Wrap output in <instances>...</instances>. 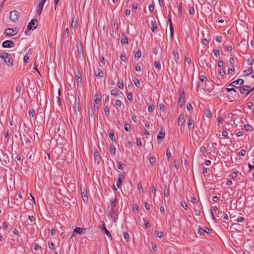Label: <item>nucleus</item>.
I'll use <instances>...</instances> for the list:
<instances>
[{"label": "nucleus", "instance_id": "10", "mask_svg": "<svg viewBox=\"0 0 254 254\" xmlns=\"http://www.w3.org/2000/svg\"><path fill=\"white\" fill-rule=\"evenodd\" d=\"M186 123V120L184 117V114H181L178 119V126L182 127L185 125Z\"/></svg>", "mask_w": 254, "mask_h": 254}, {"label": "nucleus", "instance_id": "14", "mask_svg": "<svg viewBox=\"0 0 254 254\" xmlns=\"http://www.w3.org/2000/svg\"><path fill=\"white\" fill-rule=\"evenodd\" d=\"M85 231V229H84V228L76 227L73 230V233L83 234H84Z\"/></svg>", "mask_w": 254, "mask_h": 254}, {"label": "nucleus", "instance_id": "62", "mask_svg": "<svg viewBox=\"0 0 254 254\" xmlns=\"http://www.w3.org/2000/svg\"><path fill=\"white\" fill-rule=\"evenodd\" d=\"M121 60L124 62H127V58L125 55H121L120 57Z\"/></svg>", "mask_w": 254, "mask_h": 254}, {"label": "nucleus", "instance_id": "9", "mask_svg": "<svg viewBox=\"0 0 254 254\" xmlns=\"http://www.w3.org/2000/svg\"><path fill=\"white\" fill-rule=\"evenodd\" d=\"M14 43L10 40H6L3 42L2 44V47L4 48H10L14 46Z\"/></svg>", "mask_w": 254, "mask_h": 254}, {"label": "nucleus", "instance_id": "2", "mask_svg": "<svg viewBox=\"0 0 254 254\" xmlns=\"http://www.w3.org/2000/svg\"><path fill=\"white\" fill-rule=\"evenodd\" d=\"M0 57L3 59L5 63L8 66H12L13 60L10 55L6 53H1L0 54Z\"/></svg>", "mask_w": 254, "mask_h": 254}, {"label": "nucleus", "instance_id": "33", "mask_svg": "<svg viewBox=\"0 0 254 254\" xmlns=\"http://www.w3.org/2000/svg\"><path fill=\"white\" fill-rule=\"evenodd\" d=\"M185 62L189 64H190L191 63V59L189 57L188 54H187L185 55Z\"/></svg>", "mask_w": 254, "mask_h": 254}, {"label": "nucleus", "instance_id": "12", "mask_svg": "<svg viewBox=\"0 0 254 254\" xmlns=\"http://www.w3.org/2000/svg\"><path fill=\"white\" fill-rule=\"evenodd\" d=\"M187 124L189 129L190 130L194 129V121L191 118H189L188 119Z\"/></svg>", "mask_w": 254, "mask_h": 254}, {"label": "nucleus", "instance_id": "21", "mask_svg": "<svg viewBox=\"0 0 254 254\" xmlns=\"http://www.w3.org/2000/svg\"><path fill=\"white\" fill-rule=\"evenodd\" d=\"M121 42L122 44H128V38L125 34L123 35Z\"/></svg>", "mask_w": 254, "mask_h": 254}, {"label": "nucleus", "instance_id": "3", "mask_svg": "<svg viewBox=\"0 0 254 254\" xmlns=\"http://www.w3.org/2000/svg\"><path fill=\"white\" fill-rule=\"evenodd\" d=\"M178 93L179 96L178 104L180 107H182L186 102L185 94L184 89L183 88L179 89Z\"/></svg>", "mask_w": 254, "mask_h": 254}, {"label": "nucleus", "instance_id": "32", "mask_svg": "<svg viewBox=\"0 0 254 254\" xmlns=\"http://www.w3.org/2000/svg\"><path fill=\"white\" fill-rule=\"evenodd\" d=\"M69 32L68 28H66L65 31L63 34V37L65 39H66L69 36Z\"/></svg>", "mask_w": 254, "mask_h": 254}, {"label": "nucleus", "instance_id": "56", "mask_svg": "<svg viewBox=\"0 0 254 254\" xmlns=\"http://www.w3.org/2000/svg\"><path fill=\"white\" fill-rule=\"evenodd\" d=\"M189 13L190 15H193L195 13L194 8L193 7H191L189 9Z\"/></svg>", "mask_w": 254, "mask_h": 254}, {"label": "nucleus", "instance_id": "37", "mask_svg": "<svg viewBox=\"0 0 254 254\" xmlns=\"http://www.w3.org/2000/svg\"><path fill=\"white\" fill-rule=\"evenodd\" d=\"M124 129L126 131L130 132L131 130L130 125L128 123H126L124 126Z\"/></svg>", "mask_w": 254, "mask_h": 254}, {"label": "nucleus", "instance_id": "19", "mask_svg": "<svg viewBox=\"0 0 254 254\" xmlns=\"http://www.w3.org/2000/svg\"><path fill=\"white\" fill-rule=\"evenodd\" d=\"M94 157L95 161H97L98 163L99 162L100 156L98 151L96 149L94 152Z\"/></svg>", "mask_w": 254, "mask_h": 254}, {"label": "nucleus", "instance_id": "64", "mask_svg": "<svg viewBox=\"0 0 254 254\" xmlns=\"http://www.w3.org/2000/svg\"><path fill=\"white\" fill-rule=\"evenodd\" d=\"M244 72L246 73V74L249 75L252 72V68H249L247 70H245Z\"/></svg>", "mask_w": 254, "mask_h": 254}, {"label": "nucleus", "instance_id": "58", "mask_svg": "<svg viewBox=\"0 0 254 254\" xmlns=\"http://www.w3.org/2000/svg\"><path fill=\"white\" fill-rule=\"evenodd\" d=\"M159 109L160 110H162L163 111H165L166 107H165V106H164V105L163 104H162V103L160 104L159 105Z\"/></svg>", "mask_w": 254, "mask_h": 254}, {"label": "nucleus", "instance_id": "4", "mask_svg": "<svg viewBox=\"0 0 254 254\" xmlns=\"http://www.w3.org/2000/svg\"><path fill=\"white\" fill-rule=\"evenodd\" d=\"M244 83V80L242 79H239L236 80L234 81L232 83L229 84L228 86H231L232 87H234L237 89L240 88V87Z\"/></svg>", "mask_w": 254, "mask_h": 254}, {"label": "nucleus", "instance_id": "43", "mask_svg": "<svg viewBox=\"0 0 254 254\" xmlns=\"http://www.w3.org/2000/svg\"><path fill=\"white\" fill-rule=\"evenodd\" d=\"M141 56V52L140 50L137 51L135 54V59H139Z\"/></svg>", "mask_w": 254, "mask_h": 254}, {"label": "nucleus", "instance_id": "7", "mask_svg": "<svg viewBox=\"0 0 254 254\" xmlns=\"http://www.w3.org/2000/svg\"><path fill=\"white\" fill-rule=\"evenodd\" d=\"M17 33V29L16 28H8L5 29L4 34L6 36H12L14 35Z\"/></svg>", "mask_w": 254, "mask_h": 254}, {"label": "nucleus", "instance_id": "50", "mask_svg": "<svg viewBox=\"0 0 254 254\" xmlns=\"http://www.w3.org/2000/svg\"><path fill=\"white\" fill-rule=\"evenodd\" d=\"M166 157L168 160H169L171 157V154L169 149H167L166 150Z\"/></svg>", "mask_w": 254, "mask_h": 254}, {"label": "nucleus", "instance_id": "30", "mask_svg": "<svg viewBox=\"0 0 254 254\" xmlns=\"http://www.w3.org/2000/svg\"><path fill=\"white\" fill-rule=\"evenodd\" d=\"M165 133L164 132L160 131L157 135V139L158 140L163 139L165 137Z\"/></svg>", "mask_w": 254, "mask_h": 254}, {"label": "nucleus", "instance_id": "11", "mask_svg": "<svg viewBox=\"0 0 254 254\" xmlns=\"http://www.w3.org/2000/svg\"><path fill=\"white\" fill-rule=\"evenodd\" d=\"M250 88L251 87L249 85H244L243 87L240 86L238 89L241 94H246L247 92H249Z\"/></svg>", "mask_w": 254, "mask_h": 254}, {"label": "nucleus", "instance_id": "51", "mask_svg": "<svg viewBox=\"0 0 254 254\" xmlns=\"http://www.w3.org/2000/svg\"><path fill=\"white\" fill-rule=\"evenodd\" d=\"M181 206L185 209V210H187L188 208V205L185 201H183L181 202Z\"/></svg>", "mask_w": 254, "mask_h": 254}, {"label": "nucleus", "instance_id": "20", "mask_svg": "<svg viewBox=\"0 0 254 254\" xmlns=\"http://www.w3.org/2000/svg\"><path fill=\"white\" fill-rule=\"evenodd\" d=\"M117 167L118 169L123 170L125 167V165L123 162L119 161L117 163Z\"/></svg>", "mask_w": 254, "mask_h": 254}, {"label": "nucleus", "instance_id": "23", "mask_svg": "<svg viewBox=\"0 0 254 254\" xmlns=\"http://www.w3.org/2000/svg\"><path fill=\"white\" fill-rule=\"evenodd\" d=\"M151 31L153 32H154L157 29V25L155 23V22L153 21H151Z\"/></svg>", "mask_w": 254, "mask_h": 254}, {"label": "nucleus", "instance_id": "22", "mask_svg": "<svg viewBox=\"0 0 254 254\" xmlns=\"http://www.w3.org/2000/svg\"><path fill=\"white\" fill-rule=\"evenodd\" d=\"M77 25H78L77 21L76 20H74V17H73L72 18V22L71 24V27L73 29H74L75 30L76 29V28L77 27Z\"/></svg>", "mask_w": 254, "mask_h": 254}, {"label": "nucleus", "instance_id": "38", "mask_svg": "<svg viewBox=\"0 0 254 254\" xmlns=\"http://www.w3.org/2000/svg\"><path fill=\"white\" fill-rule=\"evenodd\" d=\"M148 159L150 164L152 165L155 164L156 162V158L153 156H150Z\"/></svg>", "mask_w": 254, "mask_h": 254}, {"label": "nucleus", "instance_id": "61", "mask_svg": "<svg viewBox=\"0 0 254 254\" xmlns=\"http://www.w3.org/2000/svg\"><path fill=\"white\" fill-rule=\"evenodd\" d=\"M150 191L151 192L154 193V195H155L156 190L155 189L154 186L153 185H152L150 189Z\"/></svg>", "mask_w": 254, "mask_h": 254}, {"label": "nucleus", "instance_id": "25", "mask_svg": "<svg viewBox=\"0 0 254 254\" xmlns=\"http://www.w3.org/2000/svg\"><path fill=\"white\" fill-rule=\"evenodd\" d=\"M95 74L97 77L100 78L103 77L104 76V73L100 69H98L97 72H96Z\"/></svg>", "mask_w": 254, "mask_h": 254}, {"label": "nucleus", "instance_id": "46", "mask_svg": "<svg viewBox=\"0 0 254 254\" xmlns=\"http://www.w3.org/2000/svg\"><path fill=\"white\" fill-rule=\"evenodd\" d=\"M127 99L131 102L133 100V96L131 93H128L127 94Z\"/></svg>", "mask_w": 254, "mask_h": 254}, {"label": "nucleus", "instance_id": "55", "mask_svg": "<svg viewBox=\"0 0 254 254\" xmlns=\"http://www.w3.org/2000/svg\"><path fill=\"white\" fill-rule=\"evenodd\" d=\"M253 62H254V59L251 57L250 58H249L248 60H247V64H249V65H251L253 64Z\"/></svg>", "mask_w": 254, "mask_h": 254}, {"label": "nucleus", "instance_id": "63", "mask_svg": "<svg viewBox=\"0 0 254 254\" xmlns=\"http://www.w3.org/2000/svg\"><path fill=\"white\" fill-rule=\"evenodd\" d=\"M246 150L245 149H242L239 152V155L240 156H245V154H246Z\"/></svg>", "mask_w": 254, "mask_h": 254}, {"label": "nucleus", "instance_id": "42", "mask_svg": "<svg viewBox=\"0 0 254 254\" xmlns=\"http://www.w3.org/2000/svg\"><path fill=\"white\" fill-rule=\"evenodd\" d=\"M123 235H124V238H125V239H126L127 242H129L130 241L129 235L127 232H124Z\"/></svg>", "mask_w": 254, "mask_h": 254}, {"label": "nucleus", "instance_id": "6", "mask_svg": "<svg viewBox=\"0 0 254 254\" xmlns=\"http://www.w3.org/2000/svg\"><path fill=\"white\" fill-rule=\"evenodd\" d=\"M38 26V21L36 19H32L27 25L28 30H34Z\"/></svg>", "mask_w": 254, "mask_h": 254}, {"label": "nucleus", "instance_id": "29", "mask_svg": "<svg viewBox=\"0 0 254 254\" xmlns=\"http://www.w3.org/2000/svg\"><path fill=\"white\" fill-rule=\"evenodd\" d=\"M173 56L175 62L177 64V61L179 60V54L177 51L173 50Z\"/></svg>", "mask_w": 254, "mask_h": 254}, {"label": "nucleus", "instance_id": "15", "mask_svg": "<svg viewBox=\"0 0 254 254\" xmlns=\"http://www.w3.org/2000/svg\"><path fill=\"white\" fill-rule=\"evenodd\" d=\"M81 193L84 202L87 201L88 199L87 195V192L85 189H83L82 191L81 190Z\"/></svg>", "mask_w": 254, "mask_h": 254}, {"label": "nucleus", "instance_id": "16", "mask_svg": "<svg viewBox=\"0 0 254 254\" xmlns=\"http://www.w3.org/2000/svg\"><path fill=\"white\" fill-rule=\"evenodd\" d=\"M208 57L206 55H202L200 57V62L202 64H207Z\"/></svg>", "mask_w": 254, "mask_h": 254}, {"label": "nucleus", "instance_id": "60", "mask_svg": "<svg viewBox=\"0 0 254 254\" xmlns=\"http://www.w3.org/2000/svg\"><path fill=\"white\" fill-rule=\"evenodd\" d=\"M174 167L176 169H178L179 168V164L178 161L177 160H174Z\"/></svg>", "mask_w": 254, "mask_h": 254}, {"label": "nucleus", "instance_id": "53", "mask_svg": "<svg viewBox=\"0 0 254 254\" xmlns=\"http://www.w3.org/2000/svg\"><path fill=\"white\" fill-rule=\"evenodd\" d=\"M155 235L157 237L161 238L163 237V234L162 232H156Z\"/></svg>", "mask_w": 254, "mask_h": 254}, {"label": "nucleus", "instance_id": "26", "mask_svg": "<svg viewBox=\"0 0 254 254\" xmlns=\"http://www.w3.org/2000/svg\"><path fill=\"white\" fill-rule=\"evenodd\" d=\"M198 77L202 83L207 81V77L203 74H201L200 73H199Z\"/></svg>", "mask_w": 254, "mask_h": 254}, {"label": "nucleus", "instance_id": "31", "mask_svg": "<svg viewBox=\"0 0 254 254\" xmlns=\"http://www.w3.org/2000/svg\"><path fill=\"white\" fill-rule=\"evenodd\" d=\"M109 137L113 141H116V137L113 130H112L110 133Z\"/></svg>", "mask_w": 254, "mask_h": 254}, {"label": "nucleus", "instance_id": "27", "mask_svg": "<svg viewBox=\"0 0 254 254\" xmlns=\"http://www.w3.org/2000/svg\"><path fill=\"white\" fill-rule=\"evenodd\" d=\"M103 110L106 116H108L110 114V110L108 107L104 105L103 107Z\"/></svg>", "mask_w": 254, "mask_h": 254}, {"label": "nucleus", "instance_id": "8", "mask_svg": "<svg viewBox=\"0 0 254 254\" xmlns=\"http://www.w3.org/2000/svg\"><path fill=\"white\" fill-rule=\"evenodd\" d=\"M213 230L211 229H209L207 227H205L204 229L199 228L197 230V233L200 235H202L203 233H205L208 234L212 233Z\"/></svg>", "mask_w": 254, "mask_h": 254}, {"label": "nucleus", "instance_id": "47", "mask_svg": "<svg viewBox=\"0 0 254 254\" xmlns=\"http://www.w3.org/2000/svg\"><path fill=\"white\" fill-rule=\"evenodd\" d=\"M148 111L150 113H152L154 111V107L153 105H149L148 107Z\"/></svg>", "mask_w": 254, "mask_h": 254}, {"label": "nucleus", "instance_id": "57", "mask_svg": "<svg viewBox=\"0 0 254 254\" xmlns=\"http://www.w3.org/2000/svg\"><path fill=\"white\" fill-rule=\"evenodd\" d=\"M116 105L117 106L121 107L122 105V103L120 100L117 99L116 100Z\"/></svg>", "mask_w": 254, "mask_h": 254}, {"label": "nucleus", "instance_id": "13", "mask_svg": "<svg viewBox=\"0 0 254 254\" xmlns=\"http://www.w3.org/2000/svg\"><path fill=\"white\" fill-rule=\"evenodd\" d=\"M124 178H125V177L123 175H122V174L119 175L118 180L117 181V183H116V185H117L118 188L119 189L120 188V187L121 186L122 183V179H124Z\"/></svg>", "mask_w": 254, "mask_h": 254}, {"label": "nucleus", "instance_id": "18", "mask_svg": "<svg viewBox=\"0 0 254 254\" xmlns=\"http://www.w3.org/2000/svg\"><path fill=\"white\" fill-rule=\"evenodd\" d=\"M44 4H42V3H39L37 6V14L38 15H40L42 11L43 10Z\"/></svg>", "mask_w": 254, "mask_h": 254}, {"label": "nucleus", "instance_id": "24", "mask_svg": "<svg viewBox=\"0 0 254 254\" xmlns=\"http://www.w3.org/2000/svg\"><path fill=\"white\" fill-rule=\"evenodd\" d=\"M154 67L157 71H160L161 69V64L159 61H155L154 62Z\"/></svg>", "mask_w": 254, "mask_h": 254}, {"label": "nucleus", "instance_id": "35", "mask_svg": "<svg viewBox=\"0 0 254 254\" xmlns=\"http://www.w3.org/2000/svg\"><path fill=\"white\" fill-rule=\"evenodd\" d=\"M133 82H134V85L138 88L140 87V84L139 81V80L136 78H134L133 79Z\"/></svg>", "mask_w": 254, "mask_h": 254}, {"label": "nucleus", "instance_id": "34", "mask_svg": "<svg viewBox=\"0 0 254 254\" xmlns=\"http://www.w3.org/2000/svg\"><path fill=\"white\" fill-rule=\"evenodd\" d=\"M244 128L247 131H251L253 130L252 127L249 124H246L244 126Z\"/></svg>", "mask_w": 254, "mask_h": 254}, {"label": "nucleus", "instance_id": "36", "mask_svg": "<svg viewBox=\"0 0 254 254\" xmlns=\"http://www.w3.org/2000/svg\"><path fill=\"white\" fill-rule=\"evenodd\" d=\"M143 221L144 222V226L145 228H148L150 227L149 222L145 218H143Z\"/></svg>", "mask_w": 254, "mask_h": 254}, {"label": "nucleus", "instance_id": "40", "mask_svg": "<svg viewBox=\"0 0 254 254\" xmlns=\"http://www.w3.org/2000/svg\"><path fill=\"white\" fill-rule=\"evenodd\" d=\"M178 12H179V16H181L183 11H182V4L181 3H179L178 6Z\"/></svg>", "mask_w": 254, "mask_h": 254}, {"label": "nucleus", "instance_id": "45", "mask_svg": "<svg viewBox=\"0 0 254 254\" xmlns=\"http://www.w3.org/2000/svg\"><path fill=\"white\" fill-rule=\"evenodd\" d=\"M29 115L32 117H34L35 115V110L33 109H30L28 111Z\"/></svg>", "mask_w": 254, "mask_h": 254}, {"label": "nucleus", "instance_id": "17", "mask_svg": "<svg viewBox=\"0 0 254 254\" xmlns=\"http://www.w3.org/2000/svg\"><path fill=\"white\" fill-rule=\"evenodd\" d=\"M110 152L113 157L116 155V147L114 144H111L110 148Z\"/></svg>", "mask_w": 254, "mask_h": 254}, {"label": "nucleus", "instance_id": "54", "mask_svg": "<svg viewBox=\"0 0 254 254\" xmlns=\"http://www.w3.org/2000/svg\"><path fill=\"white\" fill-rule=\"evenodd\" d=\"M236 221L238 222H242L245 221V218L243 217H239L237 218V219L235 220Z\"/></svg>", "mask_w": 254, "mask_h": 254}, {"label": "nucleus", "instance_id": "5", "mask_svg": "<svg viewBox=\"0 0 254 254\" xmlns=\"http://www.w3.org/2000/svg\"><path fill=\"white\" fill-rule=\"evenodd\" d=\"M9 17H10V19L11 21H12L13 22L16 21L19 17V12L16 10H13V11H11L10 13Z\"/></svg>", "mask_w": 254, "mask_h": 254}, {"label": "nucleus", "instance_id": "48", "mask_svg": "<svg viewBox=\"0 0 254 254\" xmlns=\"http://www.w3.org/2000/svg\"><path fill=\"white\" fill-rule=\"evenodd\" d=\"M238 176V174L237 173V172H232L231 173V174H230V177H232V178L233 179H235V178H236Z\"/></svg>", "mask_w": 254, "mask_h": 254}, {"label": "nucleus", "instance_id": "28", "mask_svg": "<svg viewBox=\"0 0 254 254\" xmlns=\"http://www.w3.org/2000/svg\"><path fill=\"white\" fill-rule=\"evenodd\" d=\"M103 230L104 231L105 233L107 235V236L109 238H111L112 237L111 234H110L109 231L106 229V228L105 227V224H104V225H103Z\"/></svg>", "mask_w": 254, "mask_h": 254}, {"label": "nucleus", "instance_id": "1", "mask_svg": "<svg viewBox=\"0 0 254 254\" xmlns=\"http://www.w3.org/2000/svg\"><path fill=\"white\" fill-rule=\"evenodd\" d=\"M117 199L112 198L110 200V206L109 207L108 211L113 220L116 221L119 214L118 209L116 208Z\"/></svg>", "mask_w": 254, "mask_h": 254}, {"label": "nucleus", "instance_id": "49", "mask_svg": "<svg viewBox=\"0 0 254 254\" xmlns=\"http://www.w3.org/2000/svg\"><path fill=\"white\" fill-rule=\"evenodd\" d=\"M118 87L120 88V89H123L124 88V83H123V80H121V81H119L118 83Z\"/></svg>", "mask_w": 254, "mask_h": 254}, {"label": "nucleus", "instance_id": "39", "mask_svg": "<svg viewBox=\"0 0 254 254\" xmlns=\"http://www.w3.org/2000/svg\"><path fill=\"white\" fill-rule=\"evenodd\" d=\"M119 90L117 89H112L111 90V94L113 96H117L119 94Z\"/></svg>", "mask_w": 254, "mask_h": 254}, {"label": "nucleus", "instance_id": "44", "mask_svg": "<svg viewBox=\"0 0 254 254\" xmlns=\"http://www.w3.org/2000/svg\"><path fill=\"white\" fill-rule=\"evenodd\" d=\"M100 101V99L99 98H96L94 101V107L95 108L96 107L98 109V107H97V104H98Z\"/></svg>", "mask_w": 254, "mask_h": 254}, {"label": "nucleus", "instance_id": "41", "mask_svg": "<svg viewBox=\"0 0 254 254\" xmlns=\"http://www.w3.org/2000/svg\"><path fill=\"white\" fill-rule=\"evenodd\" d=\"M169 29L170 31V35L171 36L172 39L173 38V35H174V29L173 27L172 24H171L169 25Z\"/></svg>", "mask_w": 254, "mask_h": 254}, {"label": "nucleus", "instance_id": "52", "mask_svg": "<svg viewBox=\"0 0 254 254\" xmlns=\"http://www.w3.org/2000/svg\"><path fill=\"white\" fill-rule=\"evenodd\" d=\"M112 27L113 28L115 29L116 30H118V24L117 21L114 22Z\"/></svg>", "mask_w": 254, "mask_h": 254}, {"label": "nucleus", "instance_id": "59", "mask_svg": "<svg viewBox=\"0 0 254 254\" xmlns=\"http://www.w3.org/2000/svg\"><path fill=\"white\" fill-rule=\"evenodd\" d=\"M225 90L227 91V92H231V91H233L234 92H237V91L236 90L235 88H226L225 89Z\"/></svg>", "mask_w": 254, "mask_h": 254}]
</instances>
